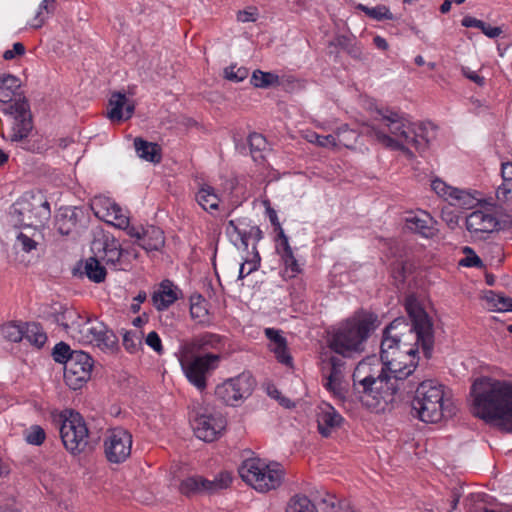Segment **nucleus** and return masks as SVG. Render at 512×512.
<instances>
[{
	"mask_svg": "<svg viewBox=\"0 0 512 512\" xmlns=\"http://www.w3.org/2000/svg\"><path fill=\"white\" fill-rule=\"evenodd\" d=\"M405 308L411 324L396 318L385 328L381 341L383 366L398 380L407 378L416 368L419 345L424 355L430 357L434 343L432 321L418 301L408 297Z\"/></svg>",
	"mask_w": 512,
	"mask_h": 512,
	"instance_id": "obj_1",
	"label": "nucleus"
},
{
	"mask_svg": "<svg viewBox=\"0 0 512 512\" xmlns=\"http://www.w3.org/2000/svg\"><path fill=\"white\" fill-rule=\"evenodd\" d=\"M377 125L371 127L370 135L381 145L391 150H399L408 158H413L412 148L425 151L434 131L431 124L411 122L403 113L391 109L377 111Z\"/></svg>",
	"mask_w": 512,
	"mask_h": 512,
	"instance_id": "obj_2",
	"label": "nucleus"
},
{
	"mask_svg": "<svg viewBox=\"0 0 512 512\" xmlns=\"http://www.w3.org/2000/svg\"><path fill=\"white\" fill-rule=\"evenodd\" d=\"M47 317L61 325L79 343L92 345L105 353H114L118 349L117 336L97 318L82 315L60 303L49 307Z\"/></svg>",
	"mask_w": 512,
	"mask_h": 512,
	"instance_id": "obj_3",
	"label": "nucleus"
},
{
	"mask_svg": "<svg viewBox=\"0 0 512 512\" xmlns=\"http://www.w3.org/2000/svg\"><path fill=\"white\" fill-rule=\"evenodd\" d=\"M471 393L478 417L512 432V382L480 378L473 383Z\"/></svg>",
	"mask_w": 512,
	"mask_h": 512,
	"instance_id": "obj_4",
	"label": "nucleus"
},
{
	"mask_svg": "<svg viewBox=\"0 0 512 512\" xmlns=\"http://www.w3.org/2000/svg\"><path fill=\"white\" fill-rule=\"evenodd\" d=\"M370 364L361 361L353 373V384L360 394V401L371 409H378L381 403L387 404L393 400L398 390L395 379L391 373H387L384 367L377 375L370 373Z\"/></svg>",
	"mask_w": 512,
	"mask_h": 512,
	"instance_id": "obj_5",
	"label": "nucleus"
},
{
	"mask_svg": "<svg viewBox=\"0 0 512 512\" xmlns=\"http://www.w3.org/2000/svg\"><path fill=\"white\" fill-rule=\"evenodd\" d=\"M378 326L377 316L368 312H357L342 322L331 334L329 347L336 353L350 357L364 350V343Z\"/></svg>",
	"mask_w": 512,
	"mask_h": 512,
	"instance_id": "obj_6",
	"label": "nucleus"
},
{
	"mask_svg": "<svg viewBox=\"0 0 512 512\" xmlns=\"http://www.w3.org/2000/svg\"><path fill=\"white\" fill-rule=\"evenodd\" d=\"M445 393L443 385L433 380L422 382L416 389L412 409L426 423H437L444 417Z\"/></svg>",
	"mask_w": 512,
	"mask_h": 512,
	"instance_id": "obj_7",
	"label": "nucleus"
},
{
	"mask_svg": "<svg viewBox=\"0 0 512 512\" xmlns=\"http://www.w3.org/2000/svg\"><path fill=\"white\" fill-rule=\"evenodd\" d=\"M238 472L244 482L262 493L277 489L284 477V471L278 463L266 464L258 458L245 460Z\"/></svg>",
	"mask_w": 512,
	"mask_h": 512,
	"instance_id": "obj_8",
	"label": "nucleus"
},
{
	"mask_svg": "<svg viewBox=\"0 0 512 512\" xmlns=\"http://www.w3.org/2000/svg\"><path fill=\"white\" fill-rule=\"evenodd\" d=\"M220 356L206 353L194 355L193 345H181L179 362L188 381L199 391L207 387V378L218 367Z\"/></svg>",
	"mask_w": 512,
	"mask_h": 512,
	"instance_id": "obj_9",
	"label": "nucleus"
},
{
	"mask_svg": "<svg viewBox=\"0 0 512 512\" xmlns=\"http://www.w3.org/2000/svg\"><path fill=\"white\" fill-rule=\"evenodd\" d=\"M60 436L64 447L72 454L83 452L88 446L89 431L84 418L72 410H66L61 416Z\"/></svg>",
	"mask_w": 512,
	"mask_h": 512,
	"instance_id": "obj_10",
	"label": "nucleus"
},
{
	"mask_svg": "<svg viewBox=\"0 0 512 512\" xmlns=\"http://www.w3.org/2000/svg\"><path fill=\"white\" fill-rule=\"evenodd\" d=\"M232 483V475L222 471L213 480L201 475H191L182 479L178 485L179 492L186 497L212 495L228 488Z\"/></svg>",
	"mask_w": 512,
	"mask_h": 512,
	"instance_id": "obj_11",
	"label": "nucleus"
},
{
	"mask_svg": "<svg viewBox=\"0 0 512 512\" xmlns=\"http://www.w3.org/2000/svg\"><path fill=\"white\" fill-rule=\"evenodd\" d=\"M254 386L253 377L249 373H242L217 385L215 396L226 405L237 406L252 394Z\"/></svg>",
	"mask_w": 512,
	"mask_h": 512,
	"instance_id": "obj_12",
	"label": "nucleus"
},
{
	"mask_svg": "<svg viewBox=\"0 0 512 512\" xmlns=\"http://www.w3.org/2000/svg\"><path fill=\"white\" fill-rule=\"evenodd\" d=\"M132 435L122 428L109 429L104 438V453L106 459L113 464L125 462L131 455Z\"/></svg>",
	"mask_w": 512,
	"mask_h": 512,
	"instance_id": "obj_13",
	"label": "nucleus"
},
{
	"mask_svg": "<svg viewBox=\"0 0 512 512\" xmlns=\"http://www.w3.org/2000/svg\"><path fill=\"white\" fill-rule=\"evenodd\" d=\"M93 361L89 354L75 350L64 366V379L66 384L76 390L90 379Z\"/></svg>",
	"mask_w": 512,
	"mask_h": 512,
	"instance_id": "obj_14",
	"label": "nucleus"
},
{
	"mask_svg": "<svg viewBox=\"0 0 512 512\" xmlns=\"http://www.w3.org/2000/svg\"><path fill=\"white\" fill-rule=\"evenodd\" d=\"M14 212L21 216L20 221L27 228H38L50 217V206L47 201L22 198L13 206Z\"/></svg>",
	"mask_w": 512,
	"mask_h": 512,
	"instance_id": "obj_15",
	"label": "nucleus"
},
{
	"mask_svg": "<svg viewBox=\"0 0 512 512\" xmlns=\"http://www.w3.org/2000/svg\"><path fill=\"white\" fill-rule=\"evenodd\" d=\"M192 426L197 438L205 442H212L222 434L226 426V420L218 412L205 410L197 414Z\"/></svg>",
	"mask_w": 512,
	"mask_h": 512,
	"instance_id": "obj_16",
	"label": "nucleus"
},
{
	"mask_svg": "<svg viewBox=\"0 0 512 512\" xmlns=\"http://www.w3.org/2000/svg\"><path fill=\"white\" fill-rule=\"evenodd\" d=\"M91 209L96 217L120 229H127L129 226V219L122 208L109 198L95 197L92 200Z\"/></svg>",
	"mask_w": 512,
	"mask_h": 512,
	"instance_id": "obj_17",
	"label": "nucleus"
},
{
	"mask_svg": "<svg viewBox=\"0 0 512 512\" xmlns=\"http://www.w3.org/2000/svg\"><path fill=\"white\" fill-rule=\"evenodd\" d=\"M431 188L452 206L468 209L473 207L477 201L469 192L449 186L441 179H434Z\"/></svg>",
	"mask_w": 512,
	"mask_h": 512,
	"instance_id": "obj_18",
	"label": "nucleus"
},
{
	"mask_svg": "<svg viewBox=\"0 0 512 512\" xmlns=\"http://www.w3.org/2000/svg\"><path fill=\"white\" fill-rule=\"evenodd\" d=\"M499 225L494 214L476 210L470 213L466 218V228L475 238H485L486 234L494 232Z\"/></svg>",
	"mask_w": 512,
	"mask_h": 512,
	"instance_id": "obj_19",
	"label": "nucleus"
},
{
	"mask_svg": "<svg viewBox=\"0 0 512 512\" xmlns=\"http://www.w3.org/2000/svg\"><path fill=\"white\" fill-rule=\"evenodd\" d=\"M318 432L323 437H329L342 427L344 418L329 403H322L316 410Z\"/></svg>",
	"mask_w": 512,
	"mask_h": 512,
	"instance_id": "obj_20",
	"label": "nucleus"
},
{
	"mask_svg": "<svg viewBox=\"0 0 512 512\" xmlns=\"http://www.w3.org/2000/svg\"><path fill=\"white\" fill-rule=\"evenodd\" d=\"M92 250L97 252V256L107 265L117 268L122 256V249L118 240L113 236L102 235L101 238L93 242Z\"/></svg>",
	"mask_w": 512,
	"mask_h": 512,
	"instance_id": "obj_21",
	"label": "nucleus"
},
{
	"mask_svg": "<svg viewBox=\"0 0 512 512\" xmlns=\"http://www.w3.org/2000/svg\"><path fill=\"white\" fill-rule=\"evenodd\" d=\"M276 251L285 266L284 276L294 278L301 269L289 244L288 237L285 235L283 229H280V233H278Z\"/></svg>",
	"mask_w": 512,
	"mask_h": 512,
	"instance_id": "obj_22",
	"label": "nucleus"
},
{
	"mask_svg": "<svg viewBox=\"0 0 512 512\" xmlns=\"http://www.w3.org/2000/svg\"><path fill=\"white\" fill-rule=\"evenodd\" d=\"M135 106L125 94L113 93L109 99L107 117L111 121L128 120L134 113Z\"/></svg>",
	"mask_w": 512,
	"mask_h": 512,
	"instance_id": "obj_23",
	"label": "nucleus"
},
{
	"mask_svg": "<svg viewBox=\"0 0 512 512\" xmlns=\"http://www.w3.org/2000/svg\"><path fill=\"white\" fill-rule=\"evenodd\" d=\"M181 291L170 280H163L152 294V302L158 311H163L178 300Z\"/></svg>",
	"mask_w": 512,
	"mask_h": 512,
	"instance_id": "obj_24",
	"label": "nucleus"
},
{
	"mask_svg": "<svg viewBox=\"0 0 512 512\" xmlns=\"http://www.w3.org/2000/svg\"><path fill=\"white\" fill-rule=\"evenodd\" d=\"M407 226L410 230L429 238L434 234L433 220L429 214L422 212L421 214L412 215L406 219Z\"/></svg>",
	"mask_w": 512,
	"mask_h": 512,
	"instance_id": "obj_25",
	"label": "nucleus"
},
{
	"mask_svg": "<svg viewBox=\"0 0 512 512\" xmlns=\"http://www.w3.org/2000/svg\"><path fill=\"white\" fill-rule=\"evenodd\" d=\"M134 147L141 159L152 163L160 162L161 148L158 144L145 141L142 138H136L134 140Z\"/></svg>",
	"mask_w": 512,
	"mask_h": 512,
	"instance_id": "obj_26",
	"label": "nucleus"
},
{
	"mask_svg": "<svg viewBox=\"0 0 512 512\" xmlns=\"http://www.w3.org/2000/svg\"><path fill=\"white\" fill-rule=\"evenodd\" d=\"M142 240V247L148 251L159 250L164 246L165 238L161 229L151 226L145 232Z\"/></svg>",
	"mask_w": 512,
	"mask_h": 512,
	"instance_id": "obj_27",
	"label": "nucleus"
},
{
	"mask_svg": "<svg viewBox=\"0 0 512 512\" xmlns=\"http://www.w3.org/2000/svg\"><path fill=\"white\" fill-rule=\"evenodd\" d=\"M329 364L330 373L326 378L325 387L334 394H338L340 392L342 378V361L337 357H331Z\"/></svg>",
	"mask_w": 512,
	"mask_h": 512,
	"instance_id": "obj_28",
	"label": "nucleus"
},
{
	"mask_svg": "<svg viewBox=\"0 0 512 512\" xmlns=\"http://www.w3.org/2000/svg\"><path fill=\"white\" fill-rule=\"evenodd\" d=\"M196 201L206 211L216 210L219 205V197L212 186L203 185L196 194Z\"/></svg>",
	"mask_w": 512,
	"mask_h": 512,
	"instance_id": "obj_29",
	"label": "nucleus"
},
{
	"mask_svg": "<svg viewBox=\"0 0 512 512\" xmlns=\"http://www.w3.org/2000/svg\"><path fill=\"white\" fill-rule=\"evenodd\" d=\"M34 228H28L27 231H22L18 234L16 239V245L21 248L24 252H31L35 250L39 244V240L41 239V234L39 231Z\"/></svg>",
	"mask_w": 512,
	"mask_h": 512,
	"instance_id": "obj_30",
	"label": "nucleus"
},
{
	"mask_svg": "<svg viewBox=\"0 0 512 512\" xmlns=\"http://www.w3.org/2000/svg\"><path fill=\"white\" fill-rule=\"evenodd\" d=\"M32 130L31 115L15 116L12 126V141H21L26 138Z\"/></svg>",
	"mask_w": 512,
	"mask_h": 512,
	"instance_id": "obj_31",
	"label": "nucleus"
},
{
	"mask_svg": "<svg viewBox=\"0 0 512 512\" xmlns=\"http://www.w3.org/2000/svg\"><path fill=\"white\" fill-rule=\"evenodd\" d=\"M485 299L489 304V307L498 312H512V298L505 296L502 293H496L494 291H488L485 295Z\"/></svg>",
	"mask_w": 512,
	"mask_h": 512,
	"instance_id": "obj_32",
	"label": "nucleus"
},
{
	"mask_svg": "<svg viewBox=\"0 0 512 512\" xmlns=\"http://www.w3.org/2000/svg\"><path fill=\"white\" fill-rule=\"evenodd\" d=\"M20 87V81L13 75H4L0 78V102L7 103L12 100L16 90Z\"/></svg>",
	"mask_w": 512,
	"mask_h": 512,
	"instance_id": "obj_33",
	"label": "nucleus"
},
{
	"mask_svg": "<svg viewBox=\"0 0 512 512\" xmlns=\"http://www.w3.org/2000/svg\"><path fill=\"white\" fill-rule=\"evenodd\" d=\"M25 332L24 339L37 348L43 347L47 341V335L38 323H25Z\"/></svg>",
	"mask_w": 512,
	"mask_h": 512,
	"instance_id": "obj_34",
	"label": "nucleus"
},
{
	"mask_svg": "<svg viewBox=\"0 0 512 512\" xmlns=\"http://www.w3.org/2000/svg\"><path fill=\"white\" fill-rule=\"evenodd\" d=\"M56 0H42L38 11L28 25L33 29L41 28L48 16L54 11V3Z\"/></svg>",
	"mask_w": 512,
	"mask_h": 512,
	"instance_id": "obj_35",
	"label": "nucleus"
},
{
	"mask_svg": "<svg viewBox=\"0 0 512 512\" xmlns=\"http://www.w3.org/2000/svg\"><path fill=\"white\" fill-rule=\"evenodd\" d=\"M286 512H318L314 503L305 495L293 496L286 507Z\"/></svg>",
	"mask_w": 512,
	"mask_h": 512,
	"instance_id": "obj_36",
	"label": "nucleus"
},
{
	"mask_svg": "<svg viewBox=\"0 0 512 512\" xmlns=\"http://www.w3.org/2000/svg\"><path fill=\"white\" fill-rule=\"evenodd\" d=\"M85 274L89 280L101 283L105 280L106 269L95 257H90L85 264Z\"/></svg>",
	"mask_w": 512,
	"mask_h": 512,
	"instance_id": "obj_37",
	"label": "nucleus"
},
{
	"mask_svg": "<svg viewBox=\"0 0 512 512\" xmlns=\"http://www.w3.org/2000/svg\"><path fill=\"white\" fill-rule=\"evenodd\" d=\"M462 25L467 28H469V27L478 28L489 38H496L502 33L501 28L493 27V26L485 23L484 21L479 20L474 17H471V16L464 17L462 19Z\"/></svg>",
	"mask_w": 512,
	"mask_h": 512,
	"instance_id": "obj_38",
	"label": "nucleus"
},
{
	"mask_svg": "<svg viewBox=\"0 0 512 512\" xmlns=\"http://www.w3.org/2000/svg\"><path fill=\"white\" fill-rule=\"evenodd\" d=\"M225 233L229 237L231 242L238 248H248V235L246 232H242L237 227L234 220H230L227 222L225 227Z\"/></svg>",
	"mask_w": 512,
	"mask_h": 512,
	"instance_id": "obj_39",
	"label": "nucleus"
},
{
	"mask_svg": "<svg viewBox=\"0 0 512 512\" xmlns=\"http://www.w3.org/2000/svg\"><path fill=\"white\" fill-rule=\"evenodd\" d=\"M357 9L363 11L368 17L377 20H393L394 16L390 12L389 8L385 5H378L376 7H368L363 4H358Z\"/></svg>",
	"mask_w": 512,
	"mask_h": 512,
	"instance_id": "obj_40",
	"label": "nucleus"
},
{
	"mask_svg": "<svg viewBox=\"0 0 512 512\" xmlns=\"http://www.w3.org/2000/svg\"><path fill=\"white\" fill-rule=\"evenodd\" d=\"M251 83L258 88H267L279 83V76L271 72L256 70L251 77Z\"/></svg>",
	"mask_w": 512,
	"mask_h": 512,
	"instance_id": "obj_41",
	"label": "nucleus"
},
{
	"mask_svg": "<svg viewBox=\"0 0 512 512\" xmlns=\"http://www.w3.org/2000/svg\"><path fill=\"white\" fill-rule=\"evenodd\" d=\"M501 175L503 183L497 189V198H505L512 191V163H502Z\"/></svg>",
	"mask_w": 512,
	"mask_h": 512,
	"instance_id": "obj_42",
	"label": "nucleus"
},
{
	"mask_svg": "<svg viewBox=\"0 0 512 512\" xmlns=\"http://www.w3.org/2000/svg\"><path fill=\"white\" fill-rule=\"evenodd\" d=\"M221 343L220 336L216 334L206 333L196 338L192 343H185L184 345H193V351L195 349L203 350L206 348H218Z\"/></svg>",
	"mask_w": 512,
	"mask_h": 512,
	"instance_id": "obj_43",
	"label": "nucleus"
},
{
	"mask_svg": "<svg viewBox=\"0 0 512 512\" xmlns=\"http://www.w3.org/2000/svg\"><path fill=\"white\" fill-rule=\"evenodd\" d=\"M25 333V324L21 325L10 322L2 326L3 336L12 342H20L24 339Z\"/></svg>",
	"mask_w": 512,
	"mask_h": 512,
	"instance_id": "obj_44",
	"label": "nucleus"
},
{
	"mask_svg": "<svg viewBox=\"0 0 512 512\" xmlns=\"http://www.w3.org/2000/svg\"><path fill=\"white\" fill-rule=\"evenodd\" d=\"M250 152L254 160L262 158L261 152L266 149L267 141L265 137L259 133H251L248 138Z\"/></svg>",
	"mask_w": 512,
	"mask_h": 512,
	"instance_id": "obj_45",
	"label": "nucleus"
},
{
	"mask_svg": "<svg viewBox=\"0 0 512 512\" xmlns=\"http://www.w3.org/2000/svg\"><path fill=\"white\" fill-rule=\"evenodd\" d=\"M143 334L140 331H126L123 335V345L130 353H135L142 345Z\"/></svg>",
	"mask_w": 512,
	"mask_h": 512,
	"instance_id": "obj_46",
	"label": "nucleus"
},
{
	"mask_svg": "<svg viewBox=\"0 0 512 512\" xmlns=\"http://www.w3.org/2000/svg\"><path fill=\"white\" fill-rule=\"evenodd\" d=\"M462 252L465 255V257L459 261L460 266L476 268L484 267L483 261L471 247L464 246L462 248Z\"/></svg>",
	"mask_w": 512,
	"mask_h": 512,
	"instance_id": "obj_47",
	"label": "nucleus"
},
{
	"mask_svg": "<svg viewBox=\"0 0 512 512\" xmlns=\"http://www.w3.org/2000/svg\"><path fill=\"white\" fill-rule=\"evenodd\" d=\"M24 437L27 443L38 446L44 442L46 434L42 427L33 425L25 431Z\"/></svg>",
	"mask_w": 512,
	"mask_h": 512,
	"instance_id": "obj_48",
	"label": "nucleus"
},
{
	"mask_svg": "<svg viewBox=\"0 0 512 512\" xmlns=\"http://www.w3.org/2000/svg\"><path fill=\"white\" fill-rule=\"evenodd\" d=\"M337 146L343 145L345 147L352 146L357 138V133L353 130L347 128V126H343L338 129L336 135Z\"/></svg>",
	"mask_w": 512,
	"mask_h": 512,
	"instance_id": "obj_49",
	"label": "nucleus"
},
{
	"mask_svg": "<svg viewBox=\"0 0 512 512\" xmlns=\"http://www.w3.org/2000/svg\"><path fill=\"white\" fill-rule=\"evenodd\" d=\"M248 69L245 67H237L236 65H231L224 69V76L226 79L233 82H241L248 77Z\"/></svg>",
	"mask_w": 512,
	"mask_h": 512,
	"instance_id": "obj_50",
	"label": "nucleus"
},
{
	"mask_svg": "<svg viewBox=\"0 0 512 512\" xmlns=\"http://www.w3.org/2000/svg\"><path fill=\"white\" fill-rule=\"evenodd\" d=\"M72 352L73 351H71L68 344H66L64 342H60L55 345L53 352H52V356L56 362L63 363L64 366H66V363L70 359Z\"/></svg>",
	"mask_w": 512,
	"mask_h": 512,
	"instance_id": "obj_51",
	"label": "nucleus"
},
{
	"mask_svg": "<svg viewBox=\"0 0 512 512\" xmlns=\"http://www.w3.org/2000/svg\"><path fill=\"white\" fill-rule=\"evenodd\" d=\"M316 501L320 505L323 512H335L337 504V499L335 495L323 491L319 494V497L316 498Z\"/></svg>",
	"mask_w": 512,
	"mask_h": 512,
	"instance_id": "obj_52",
	"label": "nucleus"
},
{
	"mask_svg": "<svg viewBox=\"0 0 512 512\" xmlns=\"http://www.w3.org/2000/svg\"><path fill=\"white\" fill-rule=\"evenodd\" d=\"M260 256L257 251H255L254 256L251 260H246L244 263L240 265L239 269V279H243L253 271H256L259 267Z\"/></svg>",
	"mask_w": 512,
	"mask_h": 512,
	"instance_id": "obj_53",
	"label": "nucleus"
},
{
	"mask_svg": "<svg viewBox=\"0 0 512 512\" xmlns=\"http://www.w3.org/2000/svg\"><path fill=\"white\" fill-rule=\"evenodd\" d=\"M308 140L325 148H332L337 146L336 137L334 135H318L316 133H312Z\"/></svg>",
	"mask_w": 512,
	"mask_h": 512,
	"instance_id": "obj_54",
	"label": "nucleus"
},
{
	"mask_svg": "<svg viewBox=\"0 0 512 512\" xmlns=\"http://www.w3.org/2000/svg\"><path fill=\"white\" fill-rule=\"evenodd\" d=\"M190 314L193 319L203 322L208 315V311L204 303L199 301L191 304Z\"/></svg>",
	"mask_w": 512,
	"mask_h": 512,
	"instance_id": "obj_55",
	"label": "nucleus"
},
{
	"mask_svg": "<svg viewBox=\"0 0 512 512\" xmlns=\"http://www.w3.org/2000/svg\"><path fill=\"white\" fill-rule=\"evenodd\" d=\"M145 343L158 354L163 353L162 341L157 332L151 331L145 338Z\"/></svg>",
	"mask_w": 512,
	"mask_h": 512,
	"instance_id": "obj_56",
	"label": "nucleus"
},
{
	"mask_svg": "<svg viewBox=\"0 0 512 512\" xmlns=\"http://www.w3.org/2000/svg\"><path fill=\"white\" fill-rule=\"evenodd\" d=\"M338 45L345 48L354 58H359L361 55V50L355 44L349 43V39L346 37L338 38Z\"/></svg>",
	"mask_w": 512,
	"mask_h": 512,
	"instance_id": "obj_57",
	"label": "nucleus"
},
{
	"mask_svg": "<svg viewBox=\"0 0 512 512\" xmlns=\"http://www.w3.org/2000/svg\"><path fill=\"white\" fill-rule=\"evenodd\" d=\"M258 17L256 8H250L249 10L239 11L237 13V20L242 23L255 22Z\"/></svg>",
	"mask_w": 512,
	"mask_h": 512,
	"instance_id": "obj_58",
	"label": "nucleus"
},
{
	"mask_svg": "<svg viewBox=\"0 0 512 512\" xmlns=\"http://www.w3.org/2000/svg\"><path fill=\"white\" fill-rule=\"evenodd\" d=\"M25 52V47L22 43L20 42H17V43H14L13 45V49L11 50H6L3 54V58L5 60H11L13 59L16 55H22L24 54Z\"/></svg>",
	"mask_w": 512,
	"mask_h": 512,
	"instance_id": "obj_59",
	"label": "nucleus"
},
{
	"mask_svg": "<svg viewBox=\"0 0 512 512\" xmlns=\"http://www.w3.org/2000/svg\"><path fill=\"white\" fill-rule=\"evenodd\" d=\"M265 335L271 341V345L286 341L285 338L280 334V331L273 328H266Z\"/></svg>",
	"mask_w": 512,
	"mask_h": 512,
	"instance_id": "obj_60",
	"label": "nucleus"
},
{
	"mask_svg": "<svg viewBox=\"0 0 512 512\" xmlns=\"http://www.w3.org/2000/svg\"><path fill=\"white\" fill-rule=\"evenodd\" d=\"M463 75L469 80L473 81L479 86H483L485 84V78L477 74V72L472 71L468 68L462 69Z\"/></svg>",
	"mask_w": 512,
	"mask_h": 512,
	"instance_id": "obj_61",
	"label": "nucleus"
},
{
	"mask_svg": "<svg viewBox=\"0 0 512 512\" xmlns=\"http://www.w3.org/2000/svg\"><path fill=\"white\" fill-rule=\"evenodd\" d=\"M12 108L14 109L16 115L15 116H24L31 115L29 112V105L26 101L16 102Z\"/></svg>",
	"mask_w": 512,
	"mask_h": 512,
	"instance_id": "obj_62",
	"label": "nucleus"
},
{
	"mask_svg": "<svg viewBox=\"0 0 512 512\" xmlns=\"http://www.w3.org/2000/svg\"><path fill=\"white\" fill-rule=\"evenodd\" d=\"M264 204L267 206V212L269 214V218H270V221L273 225L277 226L278 229H282L281 226H280V223L278 222V217H277V214L275 212V210H273L271 207H270V203L268 200H265L264 201Z\"/></svg>",
	"mask_w": 512,
	"mask_h": 512,
	"instance_id": "obj_63",
	"label": "nucleus"
},
{
	"mask_svg": "<svg viewBox=\"0 0 512 512\" xmlns=\"http://www.w3.org/2000/svg\"><path fill=\"white\" fill-rule=\"evenodd\" d=\"M373 43L380 50H387L389 47L386 39H384L383 37H381L379 35L374 37Z\"/></svg>",
	"mask_w": 512,
	"mask_h": 512,
	"instance_id": "obj_64",
	"label": "nucleus"
}]
</instances>
